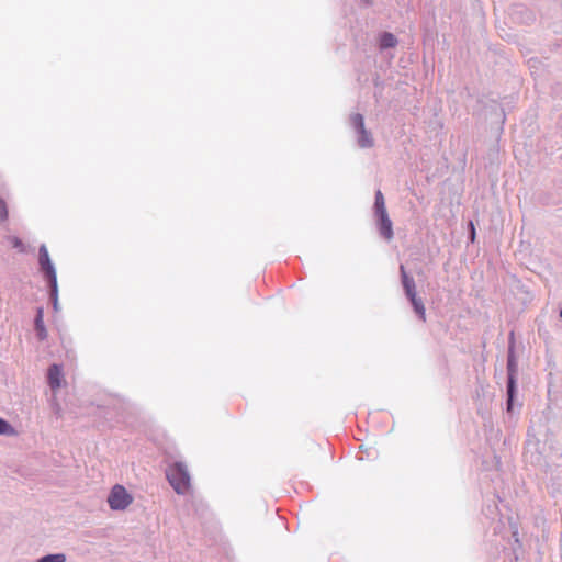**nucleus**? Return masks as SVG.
I'll use <instances>...</instances> for the list:
<instances>
[{
	"instance_id": "9",
	"label": "nucleus",
	"mask_w": 562,
	"mask_h": 562,
	"mask_svg": "<svg viewBox=\"0 0 562 562\" xmlns=\"http://www.w3.org/2000/svg\"><path fill=\"white\" fill-rule=\"evenodd\" d=\"M407 299L411 301L415 313L420 317V319L423 322H425L426 321V310H425L423 300L417 296V293L413 294V296H407Z\"/></svg>"
},
{
	"instance_id": "13",
	"label": "nucleus",
	"mask_w": 562,
	"mask_h": 562,
	"mask_svg": "<svg viewBox=\"0 0 562 562\" xmlns=\"http://www.w3.org/2000/svg\"><path fill=\"white\" fill-rule=\"evenodd\" d=\"M15 429L3 418L0 417V435L13 436Z\"/></svg>"
},
{
	"instance_id": "12",
	"label": "nucleus",
	"mask_w": 562,
	"mask_h": 562,
	"mask_svg": "<svg viewBox=\"0 0 562 562\" xmlns=\"http://www.w3.org/2000/svg\"><path fill=\"white\" fill-rule=\"evenodd\" d=\"M67 558L65 553H53V554H46L40 559H37L35 562H66Z\"/></svg>"
},
{
	"instance_id": "20",
	"label": "nucleus",
	"mask_w": 562,
	"mask_h": 562,
	"mask_svg": "<svg viewBox=\"0 0 562 562\" xmlns=\"http://www.w3.org/2000/svg\"><path fill=\"white\" fill-rule=\"evenodd\" d=\"M366 2H367V3H370V2H371V0H366Z\"/></svg>"
},
{
	"instance_id": "1",
	"label": "nucleus",
	"mask_w": 562,
	"mask_h": 562,
	"mask_svg": "<svg viewBox=\"0 0 562 562\" xmlns=\"http://www.w3.org/2000/svg\"><path fill=\"white\" fill-rule=\"evenodd\" d=\"M167 477L173 490L178 494H186L190 488V474L187 465L182 462H176L167 470Z\"/></svg>"
},
{
	"instance_id": "11",
	"label": "nucleus",
	"mask_w": 562,
	"mask_h": 562,
	"mask_svg": "<svg viewBox=\"0 0 562 562\" xmlns=\"http://www.w3.org/2000/svg\"><path fill=\"white\" fill-rule=\"evenodd\" d=\"M374 212L375 215L387 213L384 196L380 190L375 192Z\"/></svg>"
},
{
	"instance_id": "4",
	"label": "nucleus",
	"mask_w": 562,
	"mask_h": 562,
	"mask_svg": "<svg viewBox=\"0 0 562 562\" xmlns=\"http://www.w3.org/2000/svg\"><path fill=\"white\" fill-rule=\"evenodd\" d=\"M508 383H507V412H512L514 395L516 392L517 363L513 348H509L507 359Z\"/></svg>"
},
{
	"instance_id": "3",
	"label": "nucleus",
	"mask_w": 562,
	"mask_h": 562,
	"mask_svg": "<svg viewBox=\"0 0 562 562\" xmlns=\"http://www.w3.org/2000/svg\"><path fill=\"white\" fill-rule=\"evenodd\" d=\"M350 124L357 134V144L361 148H371L374 145V139L368 130L364 127V120L360 113L350 116Z\"/></svg>"
},
{
	"instance_id": "6",
	"label": "nucleus",
	"mask_w": 562,
	"mask_h": 562,
	"mask_svg": "<svg viewBox=\"0 0 562 562\" xmlns=\"http://www.w3.org/2000/svg\"><path fill=\"white\" fill-rule=\"evenodd\" d=\"M378 217V226L380 234L386 239L391 240L393 238V224L389 217L387 213L379 214Z\"/></svg>"
},
{
	"instance_id": "8",
	"label": "nucleus",
	"mask_w": 562,
	"mask_h": 562,
	"mask_svg": "<svg viewBox=\"0 0 562 562\" xmlns=\"http://www.w3.org/2000/svg\"><path fill=\"white\" fill-rule=\"evenodd\" d=\"M402 284L405 291L406 296H413L416 293L415 281L412 277H409L405 270L403 265L400 266Z\"/></svg>"
},
{
	"instance_id": "10",
	"label": "nucleus",
	"mask_w": 562,
	"mask_h": 562,
	"mask_svg": "<svg viewBox=\"0 0 562 562\" xmlns=\"http://www.w3.org/2000/svg\"><path fill=\"white\" fill-rule=\"evenodd\" d=\"M35 330L40 340H45L47 337V330L43 322V310L38 308L35 317Z\"/></svg>"
},
{
	"instance_id": "2",
	"label": "nucleus",
	"mask_w": 562,
	"mask_h": 562,
	"mask_svg": "<svg viewBox=\"0 0 562 562\" xmlns=\"http://www.w3.org/2000/svg\"><path fill=\"white\" fill-rule=\"evenodd\" d=\"M133 496L120 484L114 485L109 495L108 504L112 510H124L133 503Z\"/></svg>"
},
{
	"instance_id": "5",
	"label": "nucleus",
	"mask_w": 562,
	"mask_h": 562,
	"mask_svg": "<svg viewBox=\"0 0 562 562\" xmlns=\"http://www.w3.org/2000/svg\"><path fill=\"white\" fill-rule=\"evenodd\" d=\"M38 263L42 272L45 274L49 285L55 288V281H57L55 267L49 258L47 247L42 245L38 250Z\"/></svg>"
},
{
	"instance_id": "17",
	"label": "nucleus",
	"mask_w": 562,
	"mask_h": 562,
	"mask_svg": "<svg viewBox=\"0 0 562 562\" xmlns=\"http://www.w3.org/2000/svg\"><path fill=\"white\" fill-rule=\"evenodd\" d=\"M8 206L3 199L0 198V221L4 222L8 220Z\"/></svg>"
},
{
	"instance_id": "19",
	"label": "nucleus",
	"mask_w": 562,
	"mask_h": 562,
	"mask_svg": "<svg viewBox=\"0 0 562 562\" xmlns=\"http://www.w3.org/2000/svg\"><path fill=\"white\" fill-rule=\"evenodd\" d=\"M560 317L562 318V308H561V311H560Z\"/></svg>"
},
{
	"instance_id": "15",
	"label": "nucleus",
	"mask_w": 562,
	"mask_h": 562,
	"mask_svg": "<svg viewBox=\"0 0 562 562\" xmlns=\"http://www.w3.org/2000/svg\"><path fill=\"white\" fill-rule=\"evenodd\" d=\"M8 241L12 245L13 248L18 249L20 252L25 251L24 244L22 240L16 236H9Z\"/></svg>"
},
{
	"instance_id": "16",
	"label": "nucleus",
	"mask_w": 562,
	"mask_h": 562,
	"mask_svg": "<svg viewBox=\"0 0 562 562\" xmlns=\"http://www.w3.org/2000/svg\"><path fill=\"white\" fill-rule=\"evenodd\" d=\"M49 286H50V299L53 301V307L57 312L59 310L57 281H55V288L53 285H49Z\"/></svg>"
},
{
	"instance_id": "18",
	"label": "nucleus",
	"mask_w": 562,
	"mask_h": 562,
	"mask_svg": "<svg viewBox=\"0 0 562 562\" xmlns=\"http://www.w3.org/2000/svg\"><path fill=\"white\" fill-rule=\"evenodd\" d=\"M469 225H470V227H471V235H470V238H471V240H472V241H474V239H475V229H474V225H473V223H472V222H470V224H469Z\"/></svg>"
},
{
	"instance_id": "14",
	"label": "nucleus",
	"mask_w": 562,
	"mask_h": 562,
	"mask_svg": "<svg viewBox=\"0 0 562 562\" xmlns=\"http://www.w3.org/2000/svg\"><path fill=\"white\" fill-rule=\"evenodd\" d=\"M397 44V37H381L379 46L381 49L394 47Z\"/></svg>"
},
{
	"instance_id": "7",
	"label": "nucleus",
	"mask_w": 562,
	"mask_h": 562,
	"mask_svg": "<svg viewBox=\"0 0 562 562\" xmlns=\"http://www.w3.org/2000/svg\"><path fill=\"white\" fill-rule=\"evenodd\" d=\"M47 380L53 391L58 390L63 382V370L58 364H52L48 369Z\"/></svg>"
}]
</instances>
